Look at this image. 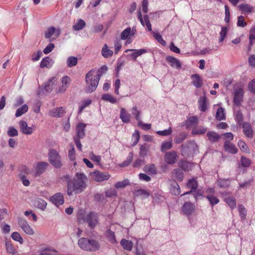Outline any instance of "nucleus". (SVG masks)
<instances>
[{
    "instance_id": "obj_41",
    "label": "nucleus",
    "mask_w": 255,
    "mask_h": 255,
    "mask_svg": "<svg viewBox=\"0 0 255 255\" xmlns=\"http://www.w3.org/2000/svg\"><path fill=\"white\" fill-rule=\"evenodd\" d=\"M216 118L219 121H221L225 119V116L224 113V109L220 107L217 111L216 114Z\"/></svg>"
},
{
    "instance_id": "obj_18",
    "label": "nucleus",
    "mask_w": 255,
    "mask_h": 255,
    "mask_svg": "<svg viewBox=\"0 0 255 255\" xmlns=\"http://www.w3.org/2000/svg\"><path fill=\"white\" fill-rule=\"evenodd\" d=\"M243 128L244 134L249 138H253L254 131L251 125L248 123H245L243 124Z\"/></svg>"
},
{
    "instance_id": "obj_8",
    "label": "nucleus",
    "mask_w": 255,
    "mask_h": 255,
    "mask_svg": "<svg viewBox=\"0 0 255 255\" xmlns=\"http://www.w3.org/2000/svg\"><path fill=\"white\" fill-rule=\"evenodd\" d=\"M137 18L140 21L143 26H145L146 27L148 31L150 32L152 31V26L150 22L148 15L145 14L142 17L141 13L140 11L139 10L137 13Z\"/></svg>"
},
{
    "instance_id": "obj_4",
    "label": "nucleus",
    "mask_w": 255,
    "mask_h": 255,
    "mask_svg": "<svg viewBox=\"0 0 255 255\" xmlns=\"http://www.w3.org/2000/svg\"><path fill=\"white\" fill-rule=\"evenodd\" d=\"M49 161L56 168H60L62 166L61 156L54 149H51L49 152Z\"/></svg>"
},
{
    "instance_id": "obj_64",
    "label": "nucleus",
    "mask_w": 255,
    "mask_h": 255,
    "mask_svg": "<svg viewBox=\"0 0 255 255\" xmlns=\"http://www.w3.org/2000/svg\"><path fill=\"white\" fill-rule=\"evenodd\" d=\"M7 134L8 136L13 137L18 135L17 130L12 127H10L7 131Z\"/></svg>"
},
{
    "instance_id": "obj_50",
    "label": "nucleus",
    "mask_w": 255,
    "mask_h": 255,
    "mask_svg": "<svg viewBox=\"0 0 255 255\" xmlns=\"http://www.w3.org/2000/svg\"><path fill=\"white\" fill-rule=\"evenodd\" d=\"M11 237L13 240L19 242L20 244H22L23 243V240L18 232H13L11 234Z\"/></svg>"
},
{
    "instance_id": "obj_26",
    "label": "nucleus",
    "mask_w": 255,
    "mask_h": 255,
    "mask_svg": "<svg viewBox=\"0 0 255 255\" xmlns=\"http://www.w3.org/2000/svg\"><path fill=\"white\" fill-rule=\"evenodd\" d=\"M192 84L196 88H200L203 84L202 79L198 74H194L191 76Z\"/></svg>"
},
{
    "instance_id": "obj_15",
    "label": "nucleus",
    "mask_w": 255,
    "mask_h": 255,
    "mask_svg": "<svg viewBox=\"0 0 255 255\" xmlns=\"http://www.w3.org/2000/svg\"><path fill=\"white\" fill-rule=\"evenodd\" d=\"M58 83V79L53 77L49 79L47 83L45 84L44 89L45 91L48 92L52 91L54 86H56Z\"/></svg>"
},
{
    "instance_id": "obj_58",
    "label": "nucleus",
    "mask_w": 255,
    "mask_h": 255,
    "mask_svg": "<svg viewBox=\"0 0 255 255\" xmlns=\"http://www.w3.org/2000/svg\"><path fill=\"white\" fill-rule=\"evenodd\" d=\"M36 205L38 208L44 210L46 207L47 203L43 199H38L36 202Z\"/></svg>"
},
{
    "instance_id": "obj_27",
    "label": "nucleus",
    "mask_w": 255,
    "mask_h": 255,
    "mask_svg": "<svg viewBox=\"0 0 255 255\" xmlns=\"http://www.w3.org/2000/svg\"><path fill=\"white\" fill-rule=\"evenodd\" d=\"M224 148L226 151L235 154L238 152V149L236 146L228 141H226L224 143Z\"/></svg>"
},
{
    "instance_id": "obj_29",
    "label": "nucleus",
    "mask_w": 255,
    "mask_h": 255,
    "mask_svg": "<svg viewBox=\"0 0 255 255\" xmlns=\"http://www.w3.org/2000/svg\"><path fill=\"white\" fill-rule=\"evenodd\" d=\"M105 236L107 239L111 243L115 244L117 243V241L116 239L115 232L112 231L111 230H108L105 232Z\"/></svg>"
},
{
    "instance_id": "obj_42",
    "label": "nucleus",
    "mask_w": 255,
    "mask_h": 255,
    "mask_svg": "<svg viewBox=\"0 0 255 255\" xmlns=\"http://www.w3.org/2000/svg\"><path fill=\"white\" fill-rule=\"evenodd\" d=\"M28 109V107L26 105H23L22 107L18 108L15 113V116L16 117H19L22 115L23 114L25 113Z\"/></svg>"
},
{
    "instance_id": "obj_48",
    "label": "nucleus",
    "mask_w": 255,
    "mask_h": 255,
    "mask_svg": "<svg viewBox=\"0 0 255 255\" xmlns=\"http://www.w3.org/2000/svg\"><path fill=\"white\" fill-rule=\"evenodd\" d=\"M102 99L104 101H108L112 104L117 102L116 99L111 95L109 94H105L102 97Z\"/></svg>"
},
{
    "instance_id": "obj_28",
    "label": "nucleus",
    "mask_w": 255,
    "mask_h": 255,
    "mask_svg": "<svg viewBox=\"0 0 255 255\" xmlns=\"http://www.w3.org/2000/svg\"><path fill=\"white\" fill-rule=\"evenodd\" d=\"M120 244L125 250L131 251L132 249L133 243L131 241L123 239L121 241Z\"/></svg>"
},
{
    "instance_id": "obj_55",
    "label": "nucleus",
    "mask_w": 255,
    "mask_h": 255,
    "mask_svg": "<svg viewBox=\"0 0 255 255\" xmlns=\"http://www.w3.org/2000/svg\"><path fill=\"white\" fill-rule=\"evenodd\" d=\"M227 34V28L226 27H222L221 31L220 32V37L219 41L220 42H222L225 39Z\"/></svg>"
},
{
    "instance_id": "obj_23",
    "label": "nucleus",
    "mask_w": 255,
    "mask_h": 255,
    "mask_svg": "<svg viewBox=\"0 0 255 255\" xmlns=\"http://www.w3.org/2000/svg\"><path fill=\"white\" fill-rule=\"evenodd\" d=\"M129 51H133V53L130 55L131 57L134 60H136V58L140 56L141 55L145 53L147 51L144 49H127L125 51L126 53H128Z\"/></svg>"
},
{
    "instance_id": "obj_11",
    "label": "nucleus",
    "mask_w": 255,
    "mask_h": 255,
    "mask_svg": "<svg viewBox=\"0 0 255 255\" xmlns=\"http://www.w3.org/2000/svg\"><path fill=\"white\" fill-rule=\"evenodd\" d=\"M244 91L243 89L239 88L236 90L234 94V103L237 106L241 105L243 101Z\"/></svg>"
},
{
    "instance_id": "obj_1",
    "label": "nucleus",
    "mask_w": 255,
    "mask_h": 255,
    "mask_svg": "<svg viewBox=\"0 0 255 255\" xmlns=\"http://www.w3.org/2000/svg\"><path fill=\"white\" fill-rule=\"evenodd\" d=\"M86 177L82 173H76V178L72 180L71 182L67 183V194L71 196L74 192L78 194L82 192L86 187L85 180Z\"/></svg>"
},
{
    "instance_id": "obj_61",
    "label": "nucleus",
    "mask_w": 255,
    "mask_h": 255,
    "mask_svg": "<svg viewBox=\"0 0 255 255\" xmlns=\"http://www.w3.org/2000/svg\"><path fill=\"white\" fill-rule=\"evenodd\" d=\"M71 149L68 152V157L71 160H74L75 159V151L73 144H70Z\"/></svg>"
},
{
    "instance_id": "obj_14",
    "label": "nucleus",
    "mask_w": 255,
    "mask_h": 255,
    "mask_svg": "<svg viewBox=\"0 0 255 255\" xmlns=\"http://www.w3.org/2000/svg\"><path fill=\"white\" fill-rule=\"evenodd\" d=\"M166 61L170 64V66L176 69H179L181 68V63L180 61L172 56H167Z\"/></svg>"
},
{
    "instance_id": "obj_47",
    "label": "nucleus",
    "mask_w": 255,
    "mask_h": 255,
    "mask_svg": "<svg viewBox=\"0 0 255 255\" xmlns=\"http://www.w3.org/2000/svg\"><path fill=\"white\" fill-rule=\"evenodd\" d=\"M226 203L231 209H234L236 206V202L235 199L232 197H229L225 199Z\"/></svg>"
},
{
    "instance_id": "obj_38",
    "label": "nucleus",
    "mask_w": 255,
    "mask_h": 255,
    "mask_svg": "<svg viewBox=\"0 0 255 255\" xmlns=\"http://www.w3.org/2000/svg\"><path fill=\"white\" fill-rule=\"evenodd\" d=\"M89 158L93 162L96 163L98 165H101L102 157L100 155H96L93 152L89 153Z\"/></svg>"
},
{
    "instance_id": "obj_53",
    "label": "nucleus",
    "mask_w": 255,
    "mask_h": 255,
    "mask_svg": "<svg viewBox=\"0 0 255 255\" xmlns=\"http://www.w3.org/2000/svg\"><path fill=\"white\" fill-rule=\"evenodd\" d=\"M206 198L209 201L212 206H214L219 202V200L215 196L209 195L206 196Z\"/></svg>"
},
{
    "instance_id": "obj_31",
    "label": "nucleus",
    "mask_w": 255,
    "mask_h": 255,
    "mask_svg": "<svg viewBox=\"0 0 255 255\" xmlns=\"http://www.w3.org/2000/svg\"><path fill=\"white\" fill-rule=\"evenodd\" d=\"M207 128L203 126H201L198 128L195 127L192 130L191 133L193 135L199 134H203L206 132Z\"/></svg>"
},
{
    "instance_id": "obj_40",
    "label": "nucleus",
    "mask_w": 255,
    "mask_h": 255,
    "mask_svg": "<svg viewBox=\"0 0 255 255\" xmlns=\"http://www.w3.org/2000/svg\"><path fill=\"white\" fill-rule=\"evenodd\" d=\"M149 149V146L147 144L144 143V144L141 145L139 148V155L141 157L145 156L147 154Z\"/></svg>"
},
{
    "instance_id": "obj_62",
    "label": "nucleus",
    "mask_w": 255,
    "mask_h": 255,
    "mask_svg": "<svg viewBox=\"0 0 255 255\" xmlns=\"http://www.w3.org/2000/svg\"><path fill=\"white\" fill-rule=\"evenodd\" d=\"M247 25V23L245 21L244 17L243 15H240L238 17L237 21V26L239 27H244Z\"/></svg>"
},
{
    "instance_id": "obj_5",
    "label": "nucleus",
    "mask_w": 255,
    "mask_h": 255,
    "mask_svg": "<svg viewBox=\"0 0 255 255\" xmlns=\"http://www.w3.org/2000/svg\"><path fill=\"white\" fill-rule=\"evenodd\" d=\"M84 221L88 223V226L90 228L94 229L99 222L98 214L94 212H90L86 215L84 218Z\"/></svg>"
},
{
    "instance_id": "obj_35",
    "label": "nucleus",
    "mask_w": 255,
    "mask_h": 255,
    "mask_svg": "<svg viewBox=\"0 0 255 255\" xmlns=\"http://www.w3.org/2000/svg\"><path fill=\"white\" fill-rule=\"evenodd\" d=\"M230 180L228 179H219L217 180V183L220 188H226L230 184Z\"/></svg>"
},
{
    "instance_id": "obj_52",
    "label": "nucleus",
    "mask_w": 255,
    "mask_h": 255,
    "mask_svg": "<svg viewBox=\"0 0 255 255\" xmlns=\"http://www.w3.org/2000/svg\"><path fill=\"white\" fill-rule=\"evenodd\" d=\"M133 159V153L130 152L127 157V159L124 162L120 164V167H126L128 166L132 161Z\"/></svg>"
},
{
    "instance_id": "obj_44",
    "label": "nucleus",
    "mask_w": 255,
    "mask_h": 255,
    "mask_svg": "<svg viewBox=\"0 0 255 255\" xmlns=\"http://www.w3.org/2000/svg\"><path fill=\"white\" fill-rule=\"evenodd\" d=\"M77 58L74 56L69 57L67 60V65L69 67H72L77 64Z\"/></svg>"
},
{
    "instance_id": "obj_56",
    "label": "nucleus",
    "mask_w": 255,
    "mask_h": 255,
    "mask_svg": "<svg viewBox=\"0 0 255 255\" xmlns=\"http://www.w3.org/2000/svg\"><path fill=\"white\" fill-rule=\"evenodd\" d=\"M131 33V29L130 27H128L123 31L121 34V38L123 40H125L130 35Z\"/></svg>"
},
{
    "instance_id": "obj_34",
    "label": "nucleus",
    "mask_w": 255,
    "mask_h": 255,
    "mask_svg": "<svg viewBox=\"0 0 255 255\" xmlns=\"http://www.w3.org/2000/svg\"><path fill=\"white\" fill-rule=\"evenodd\" d=\"M64 110L62 107L55 108L49 112V115L53 117H59L61 115L63 114Z\"/></svg>"
},
{
    "instance_id": "obj_25",
    "label": "nucleus",
    "mask_w": 255,
    "mask_h": 255,
    "mask_svg": "<svg viewBox=\"0 0 255 255\" xmlns=\"http://www.w3.org/2000/svg\"><path fill=\"white\" fill-rule=\"evenodd\" d=\"M54 62L49 56L44 58L41 61L40 67L42 68L46 67L50 69L53 65Z\"/></svg>"
},
{
    "instance_id": "obj_49",
    "label": "nucleus",
    "mask_w": 255,
    "mask_h": 255,
    "mask_svg": "<svg viewBox=\"0 0 255 255\" xmlns=\"http://www.w3.org/2000/svg\"><path fill=\"white\" fill-rule=\"evenodd\" d=\"M172 147V140L164 142L162 143L161 150L162 152L170 149Z\"/></svg>"
},
{
    "instance_id": "obj_2",
    "label": "nucleus",
    "mask_w": 255,
    "mask_h": 255,
    "mask_svg": "<svg viewBox=\"0 0 255 255\" xmlns=\"http://www.w3.org/2000/svg\"><path fill=\"white\" fill-rule=\"evenodd\" d=\"M78 244L80 249L88 252H95L100 248V245L97 241L88 238H81L78 240Z\"/></svg>"
},
{
    "instance_id": "obj_39",
    "label": "nucleus",
    "mask_w": 255,
    "mask_h": 255,
    "mask_svg": "<svg viewBox=\"0 0 255 255\" xmlns=\"http://www.w3.org/2000/svg\"><path fill=\"white\" fill-rule=\"evenodd\" d=\"M238 212L239 213V215L241 217L242 220H244L246 219L247 211L246 209L243 205H239L238 207Z\"/></svg>"
},
{
    "instance_id": "obj_21",
    "label": "nucleus",
    "mask_w": 255,
    "mask_h": 255,
    "mask_svg": "<svg viewBox=\"0 0 255 255\" xmlns=\"http://www.w3.org/2000/svg\"><path fill=\"white\" fill-rule=\"evenodd\" d=\"M120 118L124 123H128L130 121L131 115L125 108H122L121 109Z\"/></svg>"
},
{
    "instance_id": "obj_43",
    "label": "nucleus",
    "mask_w": 255,
    "mask_h": 255,
    "mask_svg": "<svg viewBox=\"0 0 255 255\" xmlns=\"http://www.w3.org/2000/svg\"><path fill=\"white\" fill-rule=\"evenodd\" d=\"M129 185V182L128 179H126L122 181H119L115 184V187L117 189L124 188L127 186Z\"/></svg>"
},
{
    "instance_id": "obj_59",
    "label": "nucleus",
    "mask_w": 255,
    "mask_h": 255,
    "mask_svg": "<svg viewBox=\"0 0 255 255\" xmlns=\"http://www.w3.org/2000/svg\"><path fill=\"white\" fill-rule=\"evenodd\" d=\"M132 114L134 116L135 119L137 121L140 120V111L137 109L136 106L133 107L132 108Z\"/></svg>"
},
{
    "instance_id": "obj_30",
    "label": "nucleus",
    "mask_w": 255,
    "mask_h": 255,
    "mask_svg": "<svg viewBox=\"0 0 255 255\" xmlns=\"http://www.w3.org/2000/svg\"><path fill=\"white\" fill-rule=\"evenodd\" d=\"M238 8L242 11L243 13H251L253 10L254 7L248 3H243L239 5Z\"/></svg>"
},
{
    "instance_id": "obj_6",
    "label": "nucleus",
    "mask_w": 255,
    "mask_h": 255,
    "mask_svg": "<svg viewBox=\"0 0 255 255\" xmlns=\"http://www.w3.org/2000/svg\"><path fill=\"white\" fill-rule=\"evenodd\" d=\"M91 177L93 180L96 182H102L108 180L110 177V175L108 172L96 170L91 173Z\"/></svg>"
},
{
    "instance_id": "obj_3",
    "label": "nucleus",
    "mask_w": 255,
    "mask_h": 255,
    "mask_svg": "<svg viewBox=\"0 0 255 255\" xmlns=\"http://www.w3.org/2000/svg\"><path fill=\"white\" fill-rule=\"evenodd\" d=\"M93 72V70H91L86 76V81L87 83L86 92L87 93H91L96 89L101 78V74H98L95 76L94 78L93 79L92 78Z\"/></svg>"
},
{
    "instance_id": "obj_63",
    "label": "nucleus",
    "mask_w": 255,
    "mask_h": 255,
    "mask_svg": "<svg viewBox=\"0 0 255 255\" xmlns=\"http://www.w3.org/2000/svg\"><path fill=\"white\" fill-rule=\"evenodd\" d=\"M140 138V134L138 131L136 130L135 133L132 135V139H134L133 142L131 144L132 146H134L138 143Z\"/></svg>"
},
{
    "instance_id": "obj_46",
    "label": "nucleus",
    "mask_w": 255,
    "mask_h": 255,
    "mask_svg": "<svg viewBox=\"0 0 255 255\" xmlns=\"http://www.w3.org/2000/svg\"><path fill=\"white\" fill-rule=\"evenodd\" d=\"M238 145L240 149L246 153H250V149L246 143L243 140H239Z\"/></svg>"
},
{
    "instance_id": "obj_60",
    "label": "nucleus",
    "mask_w": 255,
    "mask_h": 255,
    "mask_svg": "<svg viewBox=\"0 0 255 255\" xmlns=\"http://www.w3.org/2000/svg\"><path fill=\"white\" fill-rule=\"evenodd\" d=\"M5 247L6 250L8 253L12 255L15 253V249L13 247L11 242H6Z\"/></svg>"
},
{
    "instance_id": "obj_22",
    "label": "nucleus",
    "mask_w": 255,
    "mask_h": 255,
    "mask_svg": "<svg viewBox=\"0 0 255 255\" xmlns=\"http://www.w3.org/2000/svg\"><path fill=\"white\" fill-rule=\"evenodd\" d=\"M86 125L83 123H79L76 127L77 137L83 138L85 136V128Z\"/></svg>"
},
{
    "instance_id": "obj_20",
    "label": "nucleus",
    "mask_w": 255,
    "mask_h": 255,
    "mask_svg": "<svg viewBox=\"0 0 255 255\" xmlns=\"http://www.w3.org/2000/svg\"><path fill=\"white\" fill-rule=\"evenodd\" d=\"M194 210L195 206L194 204L190 202H185L182 207L183 212L187 216L191 215Z\"/></svg>"
},
{
    "instance_id": "obj_10",
    "label": "nucleus",
    "mask_w": 255,
    "mask_h": 255,
    "mask_svg": "<svg viewBox=\"0 0 255 255\" xmlns=\"http://www.w3.org/2000/svg\"><path fill=\"white\" fill-rule=\"evenodd\" d=\"M20 131L24 134L30 135L33 132L32 128L28 127L27 123L24 121H20L19 122Z\"/></svg>"
},
{
    "instance_id": "obj_7",
    "label": "nucleus",
    "mask_w": 255,
    "mask_h": 255,
    "mask_svg": "<svg viewBox=\"0 0 255 255\" xmlns=\"http://www.w3.org/2000/svg\"><path fill=\"white\" fill-rule=\"evenodd\" d=\"M17 222L18 225L25 233L30 236L34 235V230L31 228L26 220L19 218H18Z\"/></svg>"
},
{
    "instance_id": "obj_32",
    "label": "nucleus",
    "mask_w": 255,
    "mask_h": 255,
    "mask_svg": "<svg viewBox=\"0 0 255 255\" xmlns=\"http://www.w3.org/2000/svg\"><path fill=\"white\" fill-rule=\"evenodd\" d=\"M198 123V119L196 116H192L188 118L186 121V125L187 127L195 126L196 127Z\"/></svg>"
},
{
    "instance_id": "obj_57",
    "label": "nucleus",
    "mask_w": 255,
    "mask_h": 255,
    "mask_svg": "<svg viewBox=\"0 0 255 255\" xmlns=\"http://www.w3.org/2000/svg\"><path fill=\"white\" fill-rule=\"evenodd\" d=\"M172 130L171 127L168 129L163 130H158L156 132L157 134L160 136H167L170 135L172 133Z\"/></svg>"
},
{
    "instance_id": "obj_51",
    "label": "nucleus",
    "mask_w": 255,
    "mask_h": 255,
    "mask_svg": "<svg viewBox=\"0 0 255 255\" xmlns=\"http://www.w3.org/2000/svg\"><path fill=\"white\" fill-rule=\"evenodd\" d=\"M187 137V134L183 132L180 133L175 139L174 141L176 143L182 142Z\"/></svg>"
},
{
    "instance_id": "obj_36",
    "label": "nucleus",
    "mask_w": 255,
    "mask_h": 255,
    "mask_svg": "<svg viewBox=\"0 0 255 255\" xmlns=\"http://www.w3.org/2000/svg\"><path fill=\"white\" fill-rule=\"evenodd\" d=\"M113 51L112 50L108 49L107 44H105L102 50V55L105 58H109L112 56Z\"/></svg>"
},
{
    "instance_id": "obj_19",
    "label": "nucleus",
    "mask_w": 255,
    "mask_h": 255,
    "mask_svg": "<svg viewBox=\"0 0 255 255\" xmlns=\"http://www.w3.org/2000/svg\"><path fill=\"white\" fill-rule=\"evenodd\" d=\"M54 34L56 37L60 34V30L59 29H56L54 26L49 27L45 32V37L46 38H50Z\"/></svg>"
},
{
    "instance_id": "obj_17",
    "label": "nucleus",
    "mask_w": 255,
    "mask_h": 255,
    "mask_svg": "<svg viewBox=\"0 0 255 255\" xmlns=\"http://www.w3.org/2000/svg\"><path fill=\"white\" fill-rule=\"evenodd\" d=\"M51 201L57 206L64 203V197L61 193H57L51 197Z\"/></svg>"
},
{
    "instance_id": "obj_9",
    "label": "nucleus",
    "mask_w": 255,
    "mask_h": 255,
    "mask_svg": "<svg viewBox=\"0 0 255 255\" xmlns=\"http://www.w3.org/2000/svg\"><path fill=\"white\" fill-rule=\"evenodd\" d=\"M178 156L174 151L166 152L164 155V160L168 164H174L177 160Z\"/></svg>"
},
{
    "instance_id": "obj_12",
    "label": "nucleus",
    "mask_w": 255,
    "mask_h": 255,
    "mask_svg": "<svg viewBox=\"0 0 255 255\" xmlns=\"http://www.w3.org/2000/svg\"><path fill=\"white\" fill-rule=\"evenodd\" d=\"M48 164L45 162H39L35 166V175L39 176L44 173L46 170Z\"/></svg>"
},
{
    "instance_id": "obj_13",
    "label": "nucleus",
    "mask_w": 255,
    "mask_h": 255,
    "mask_svg": "<svg viewBox=\"0 0 255 255\" xmlns=\"http://www.w3.org/2000/svg\"><path fill=\"white\" fill-rule=\"evenodd\" d=\"M208 140L211 143H215L219 142L221 138V135L218 133L214 131L210 130L207 132L206 134Z\"/></svg>"
},
{
    "instance_id": "obj_37",
    "label": "nucleus",
    "mask_w": 255,
    "mask_h": 255,
    "mask_svg": "<svg viewBox=\"0 0 255 255\" xmlns=\"http://www.w3.org/2000/svg\"><path fill=\"white\" fill-rule=\"evenodd\" d=\"M86 25L85 22L82 19H79L73 26V29L75 31H78L82 29Z\"/></svg>"
},
{
    "instance_id": "obj_24",
    "label": "nucleus",
    "mask_w": 255,
    "mask_h": 255,
    "mask_svg": "<svg viewBox=\"0 0 255 255\" xmlns=\"http://www.w3.org/2000/svg\"><path fill=\"white\" fill-rule=\"evenodd\" d=\"M198 182L195 179H192L189 180L187 184V186L188 188L191 189L190 191L186 192L182 195H184L185 194H189L194 192L198 187Z\"/></svg>"
},
{
    "instance_id": "obj_33",
    "label": "nucleus",
    "mask_w": 255,
    "mask_h": 255,
    "mask_svg": "<svg viewBox=\"0 0 255 255\" xmlns=\"http://www.w3.org/2000/svg\"><path fill=\"white\" fill-rule=\"evenodd\" d=\"M144 171L147 173L151 174H156L157 173L156 168L153 164L146 165L144 167Z\"/></svg>"
},
{
    "instance_id": "obj_16",
    "label": "nucleus",
    "mask_w": 255,
    "mask_h": 255,
    "mask_svg": "<svg viewBox=\"0 0 255 255\" xmlns=\"http://www.w3.org/2000/svg\"><path fill=\"white\" fill-rule=\"evenodd\" d=\"M199 109L205 112L207 109L208 100L205 95L201 96L198 101Z\"/></svg>"
},
{
    "instance_id": "obj_54",
    "label": "nucleus",
    "mask_w": 255,
    "mask_h": 255,
    "mask_svg": "<svg viewBox=\"0 0 255 255\" xmlns=\"http://www.w3.org/2000/svg\"><path fill=\"white\" fill-rule=\"evenodd\" d=\"M241 165L245 167H249L251 164V160L244 156H242L241 159Z\"/></svg>"
},
{
    "instance_id": "obj_45",
    "label": "nucleus",
    "mask_w": 255,
    "mask_h": 255,
    "mask_svg": "<svg viewBox=\"0 0 255 255\" xmlns=\"http://www.w3.org/2000/svg\"><path fill=\"white\" fill-rule=\"evenodd\" d=\"M91 103L92 101L90 99H87L82 101L81 105L79 106L78 114H81L83 110L86 107L89 106L91 104Z\"/></svg>"
}]
</instances>
